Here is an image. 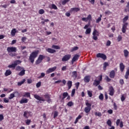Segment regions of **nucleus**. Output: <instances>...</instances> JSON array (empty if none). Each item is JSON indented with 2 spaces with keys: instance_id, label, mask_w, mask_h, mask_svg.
Returning <instances> with one entry per match:
<instances>
[{
  "instance_id": "obj_19",
  "label": "nucleus",
  "mask_w": 129,
  "mask_h": 129,
  "mask_svg": "<svg viewBox=\"0 0 129 129\" xmlns=\"http://www.w3.org/2000/svg\"><path fill=\"white\" fill-rule=\"evenodd\" d=\"M16 93L17 94H19V92L15 91V92H14L13 93L11 94L10 95V96L9 97V99H13V98L15 97V94H16Z\"/></svg>"
},
{
  "instance_id": "obj_38",
  "label": "nucleus",
  "mask_w": 129,
  "mask_h": 129,
  "mask_svg": "<svg viewBox=\"0 0 129 129\" xmlns=\"http://www.w3.org/2000/svg\"><path fill=\"white\" fill-rule=\"evenodd\" d=\"M51 48H52V49H55V50H60V46L58 45H53Z\"/></svg>"
},
{
  "instance_id": "obj_6",
  "label": "nucleus",
  "mask_w": 129,
  "mask_h": 129,
  "mask_svg": "<svg viewBox=\"0 0 129 129\" xmlns=\"http://www.w3.org/2000/svg\"><path fill=\"white\" fill-rule=\"evenodd\" d=\"M7 52L9 53L17 52V48L16 47H8L7 49Z\"/></svg>"
},
{
  "instance_id": "obj_35",
  "label": "nucleus",
  "mask_w": 129,
  "mask_h": 129,
  "mask_svg": "<svg viewBox=\"0 0 129 129\" xmlns=\"http://www.w3.org/2000/svg\"><path fill=\"white\" fill-rule=\"evenodd\" d=\"M124 11L126 13H127V12H128V13H129V2L128 3H127V5L124 9Z\"/></svg>"
},
{
  "instance_id": "obj_28",
  "label": "nucleus",
  "mask_w": 129,
  "mask_h": 129,
  "mask_svg": "<svg viewBox=\"0 0 129 129\" xmlns=\"http://www.w3.org/2000/svg\"><path fill=\"white\" fill-rule=\"evenodd\" d=\"M67 85L69 89H71V87H72V81H68L67 83Z\"/></svg>"
},
{
  "instance_id": "obj_37",
  "label": "nucleus",
  "mask_w": 129,
  "mask_h": 129,
  "mask_svg": "<svg viewBox=\"0 0 129 129\" xmlns=\"http://www.w3.org/2000/svg\"><path fill=\"white\" fill-rule=\"evenodd\" d=\"M129 76V69H128L125 73V79H128Z\"/></svg>"
},
{
  "instance_id": "obj_24",
  "label": "nucleus",
  "mask_w": 129,
  "mask_h": 129,
  "mask_svg": "<svg viewBox=\"0 0 129 129\" xmlns=\"http://www.w3.org/2000/svg\"><path fill=\"white\" fill-rule=\"evenodd\" d=\"M20 103L21 104H23V103H28V99L25 98V99H22L20 101Z\"/></svg>"
},
{
  "instance_id": "obj_45",
  "label": "nucleus",
  "mask_w": 129,
  "mask_h": 129,
  "mask_svg": "<svg viewBox=\"0 0 129 129\" xmlns=\"http://www.w3.org/2000/svg\"><path fill=\"white\" fill-rule=\"evenodd\" d=\"M8 68H13V69H15L16 67L14 63H12L8 66Z\"/></svg>"
},
{
  "instance_id": "obj_41",
  "label": "nucleus",
  "mask_w": 129,
  "mask_h": 129,
  "mask_svg": "<svg viewBox=\"0 0 129 129\" xmlns=\"http://www.w3.org/2000/svg\"><path fill=\"white\" fill-rule=\"evenodd\" d=\"M127 20H128V15L126 16L123 19V24H124L125 23H127L126 22V21H127Z\"/></svg>"
},
{
  "instance_id": "obj_40",
  "label": "nucleus",
  "mask_w": 129,
  "mask_h": 129,
  "mask_svg": "<svg viewBox=\"0 0 129 129\" xmlns=\"http://www.w3.org/2000/svg\"><path fill=\"white\" fill-rule=\"evenodd\" d=\"M104 66H103V70H106V67L107 66H108V62H105L103 64Z\"/></svg>"
},
{
  "instance_id": "obj_9",
  "label": "nucleus",
  "mask_w": 129,
  "mask_h": 129,
  "mask_svg": "<svg viewBox=\"0 0 129 129\" xmlns=\"http://www.w3.org/2000/svg\"><path fill=\"white\" fill-rule=\"evenodd\" d=\"M34 98H35V99H37V100H39V101H45V99H44V98H43V97H40V96H39L37 94H34Z\"/></svg>"
},
{
  "instance_id": "obj_22",
  "label": "nucleus",
  "mask_w": 129,
  "mask_h": 129,
  "mask_svg": "<svg viewBox=\"0 0 129 129\" xmlns=\"http://www.w3.org/2000/svg\"><path fill=\"white\" fill-rule=\"evenodd\" d=\"M114 76H115V72L114 70H112L110 72L109 77L110 78H114Z\"/></svg>"
},
{
  "instance_id": "obj_27",
  "label": "nucleus",
  "mask_w": 129,
  "mask_h": 129,
  "mask_svg": "<svg viewBox=\"0 0 129 129\" xmlns=\"http://www.w3.org/2000/svg\"><path fill=\"white\" fill-rule=\"evenodd\" d=\"M99 84H100V82L99 81H97L96 80L94 81L93 85L94 86H98Z\"/></svg>"
},
{
  "instance_id": "obj_32",
  "label": "nucleus",
  "mask_w": 129,
  "mask_h": 129,
  "mask_svg": "<svg viewBox=\"0 0 129 129\" xmlns=\"http://www.w3.org/2000/svg\"><path fill=\"white\" fill-rule=\"evenodd\" d=\"M79 49V47L78 46H75L74 47H72L71 49V52H74L75 51H77Z\"/></svg>"
},
{
  "instance_id": "obj_4",
  "label": "nucleus",
  "mask_w": 129,
  "mask_h": 129,
  "mask_svg": "<svg viewBox=\"0 0 129 129\" xmlns=\"http://www.w3.org/2000/svg\"><path fill=\"white\" fill-rule=\"evenodd\" d=\"M93 39L95 41L97 40V39H98V37L99 36V32L97 31V30L95 29H94L93 33Z\"/></svg>"
},
{
  "instance_id": "obj_59",
  "label": "nucleus",
  "mask_w": 129,
  "mask_h": 129,
  "mask_svg": "<svg viewBox=\"0 0 129 129\" xmlns=\"http://www.w3.org/2000/svg\"><path fill=\"white\" fill-rule=\"evenodd\" d=\"M75 89H73L72 91V94L71 96H74V95L75 94Z\"/></svg>"
},
{
  "instance_id": "obj_14",
  "label": "nucleus",
  "mask_w": 129,
  "mask_h": 129,
  "mask_svg": "<svg viewBox=\"0 0 129 129\" xmlns=\"http://www.w3.org/2000/svg\"><path fill=\"white\" fill-rule=\"evenodd\" d=\"M91 19L92 17H91V15H89L87 18H82V20L84 22H87V21H91Z\"/></svg>"
},
{
  "instance_id": "obj_21",
  "label": "nucleus",
  "mask_w": 129,
  "mask_h": 129,
  "mask_svg": "<svg viewBox=\"0 0 129 129\" xmlns=\"http://www.w3.org/2000/svg\"><path fill=\"white\" fill-rule=\"evenodd\" d=\"M90 76H87L84 77V81L86 83H88L90 81Z\"/></svg>"
},
{
  "instance_id": "obj_7",
  "label": "nucleus",
  "mask_w": 129,
  "mask_h": 129,
  "mask_svg": "<svg viewBox=\"0 0 129 129\" xmlns=\"http://www.w3.org/2000/svg\"><path fill=\"white\" fill-rule=\"evenodd\" d=\"M70 58H71V54H67L63 56L61 59V61L62 62H66V61H68L70 60Z\"/></svg>"
},
{
  "instance_id": "obj_1",
  "label": "nucleus",
  "mask_w": 129,
  "mask_h": 129,
  "mask_svg": "<svg viewBox=\"0 0 129 129\" xmlns=\"http://www.w3.org/2000/svg\"><path fill=\"white\" fill-rule=\"evenodd\" d=\"M39 52V50H35L30 54L29 60L31 63H34V62H35V58L38 57Z\"/></svg>"
},
{
  "instance_id": "obj_2",
  "label": "nucleus",
  "mask_w": 129,
  "mask_h": 129,
  "mask_svg": "<svg viewBox=\"0 0 129 129\" xmlns=\"http://www.w3.org/2000/svg\"><path fill=\"white\" fill-rule=\"evenodd\" d=\"M85 104L87 107L85 108L84 110L86 113H88L90 112V110H91V104L88 102V101H86Z\"/></svg>"
},
{
  "instance_id": "obj_30",
  "label": "nucleus",
  "mask_w": 129,
  "mask_h": 129,
  "mask_svg": "<svg viewBox=\"0 0 129 129\" xmlns=\"http://www.w3.org/2000/svg\"><path fill=\"white\" fill-rule=\"evenodd\" d=\"M16 33H17V29H16V28H14L13 29H12V30L11 31V35L12 36H16Z\"/></svg>"
},
{
  "instance_id": "obj_47",
  "label": "nucleus",
  "mask_w": 129,
  "mask_h": 129,
  "mask_svg": "<svg viewBox=\"0 0 129 129\" xmlns=\"http://www.w3.org/2000/svg\"><path fill=\"white\" fill-rule=\"evenodd\" d=\"M70 2V0H63L62 2V5L63 6H65V5L66 4H67V3Z\"/></svg>"
},
{
  "instance_id": "obj_3",
  "label": "nucleus",
  "mask_w": 129,
  "mask_h": 129,
  "mask_svg": "<svg viewBox=\"0 0 129 129\" xmlns=\"http://www.w3.org/2000/svg\"><path fill=\"white\" fill-rule=\"evenodd\" d=\"M44 58H46L45 55L42 54L39 55L37 59L35 61V64L36 65H39L40 63H42V61L44 60Z\"/></svg>"
},
{
  "instance_id": "obj_5",
  "label": "nucleus",
  "mask_w": 129,
  "mask_h": 129,
  "mask_svg": "<svg viewBox=\"0 0 129 129\" xmlns=\"http://www.w3.org/2000/svg\"><path fill=\"white\" fill-rule=\"evenodd\" d=\"M44 98H46L47 100H46L48 103H50V102H52V99H51V95L46 93L45 95H44Z\"/></svg>"
},
{
  "instance_id": "obj_56",
  "label": "nucleus",
  "mask_w": 129,
  "mask_h": 129,
  "mask_svg": "<svg viewBox=\"0 0 129 129\" xmlns=\"http://www.w3.org/2000/svg\"><path fill=\"white\" fill-rule=\"evenodd\" d=\"M111 44V42L110 40H108L106 42V46L107 47H109V46H110V44Z\"/></svg>"
},
{
  "instance_id": "obj_11",
  "label": "nucleus",
  "mask_w": 129,
  "mask_h": 129,
  "mask_svg": "<svg viewBox=\"0 0 129 129\" xmlns=\"http://www.w3.org/2000/svg\"><path fill=\"white\" fill-rule=\"evenodd\" d=\"M56 69L57 67H54L53 68H49L46 71V73L47 74H49V73H52V72H54Z\"/></svg>"
},
{
  "instance_id": "obj_49",
  "label": "nucleus",
  "mask_w": 129,
  "mask_h": 129,
  "mask_svg": "<svg viewBox=\"0 0 129 129\" xmlns=\"http://www.w3.org/2000/svg\"><path fill=\"white\" fill-rule=\"evenodd\" d=\"M90 26V22H89L87 25H86L84 27V29L85 30H86V29H88V27Z\"/></svg>"
},
{
  "instance_id": "obj_50",
  "label": "nucleus",
  "mask_w": 129,
  "mask_h": 129,
  "mask_svg": "<svg viewBox=\"0 0 129 129\" xmlns=\"http://www.w3.org/2000/svg\"><path fill=\"white\" fill-rule=\"evenodd\" d=\"M25 123L27 125H30V123H31V119H27L25 120Z\"/></svg>"
},
{
  "instance_id": "obj_39",
  "label": "nucleus",
  "mask_w": 129,
  "mask_h": 129,
  "mask_svg": "<svg viewBox=\"0 0 129 129\" xmlns=\"http://www.w3.org/2000/svg\"><path fill=\"white\" fill-rule=\"evenodd\" d=\"M72 77H75V78H77V72L74 71L72 72Z\"/></svg>"
},
{
  "instance_id": "obj_51",
  "label": "nucleus",
  "mask_w": 129,
  "mask_h": 129,
  "mask_svg": "<svg viewBox=\"0 0 129 129\" xmlns=\"http://www.w3.org/2000/svg\"><path fill=\"white\" fill-rule=\"evenodd\" d=\"M43 77H45V73H42L39 77H38V79H41V78H43Z\"/></svg>"
},
{
  "instance_id": "obj_58",
  "label": "nucleus",
  "mask_w": 129,
  "mask_h": 129,
  "mask_svg": "<svg viewBox=\"0 0 129 129\" xmlns=\"http://www.w3.org/2000/svg\"><path fill=\"white\" fill-rule=\"evenodd\" d=\"M27 114H28V112L25 111L24 113L23 116L24 117H25V118H28L29 117H28Z\"/></svg>"
},
{
  "instance_id": "obj_29",
  "label": "nucleus",
  "mask_w": 129,
  "mask_h": 129,
  "mask_svg": "<svg viewBox=\"0 0 129 129\" xmlns=\"http://www.w3.org/2000/svg\"><path fill=\"white\" fill-rule=\"evenodd\" d=\"M25 71L26 70H25L24 69L22 70L19 74L18 75L19 76H24V75H25Z\"/></svg>"
},
{
  "instance_id": "obj_25",
  "label": "nucleus",
  "mask_w": 129,
  "mask_h": 129,
  "mask_svg": "<svg viewBox=\"0 0 129 129\" xmlns=\"http://www.w3.org/2000/svg\"><path fill=\"white\" fill-rule=\"evenodd\" d=\"M22 63V61L20 60H16L14 61L13 64H14V66H15V67L17 66V65H19V64H21Z\"/></svg>"
},
{
  "instance_id": "obj_17",
  "label": "nucleus",
  "mask_w": 129,
  "mask_h": 129,
  "mask_svg": "<svg viewBox=\"0 0 129 129\" xmlns=\"http://www.w3.org/2000/svg\"><path fill=\"white\" fill-rule=\"evenodd\" d=\"M125 68V66H124V64H123V63L122 62L120 63L119 64L120 71H121V72L124 71Z\"/></svg>"
},
{
  "instance_id": "obj_34",
  "label": "nucleus",
  "mask_w": 129,
  "mask_h": 129,
  "mask_svg": "<svg viewBox=\"0 0 129 129\" xmlns=\"http://www.w3.org/2000/svg\"><path fill=\"white\" fill-rule=\"evenodd\" d=\"M26 82V79H24L22 81L19 82L18 83V86H21L22 84H24L25 82Z\"/></svg>"
},
{
  "instance_id": "obj_52",
  "label": "nucleus",
  "mask_w": 129,
  "mask_h": 129,
  "mask_svg": "<svg viewBox=\"0 0 129 129\" xmlns=\"http://www.w3.org/2000/svg\"><path fill=\"white\" fill-rule=\"evenodd\" d=\"M39 14H40V15H43V14H45V11L43 9H40L39 11Z\"/></svg>"
},
{
  "instance_id": "obj_23",
  "label": "nucleus",
  "mask_w": 129,
  "mask_h": 129,
  "mask_svg": "<svg viewBox=\"0 0 129 129\" xmlns=\"http://www.w3.org/2000/svg\"><path fill=\"white\" fill-rule=\"evenodd\" d=\"M11 74H12V71H11V70H6V71L5 73V75L6 77L10 76V75H11Z\"/></svg>"
},
{
  "instance_id": "obj_62",
  "label": "nucleus",
  "mask_w": 129,
  "mask_h": 129,
  "mask_svg": "<svg viewBox=\"0 0 129 129\" xmlns=\"http://www.w3.org/2000/svg\"><path fill=\"white\" fill-rule=\"evenodd\" d=\"M75 85L77 89H78V88H79V85H80V83L79 82L76 83L75 84Z\"/></svg>"
},
{
  "instance_id": "obj_33",
  "label": "nucleus",
  "mask_w": 129,
  "mask_h": 129,
  "mask_svg": "<svg viewBox=\"0 0 129 129\" xmlns=\"http://www.w3.org/2000/svg\"><path fill=\"white\" fill-rule=\"evenodd\" d=\"M90 33H91V28H89L87 29L86 30V32H85L86 35H89V34H90Z\"/></svg>"
},
{
  "instance_id": "obj_57",
  "label": "nucleus",
  "mask_w": 129,
  "mask_h": 129,
  "mask_svg": "<svg viewBox=\"0 0 129 129\" xmlns=\"http://www.w3.org/2000/svg\"><path fill=\"white\" fill-rule=\"evenodd\" d=\"M99 99H100V100H103V98H104L103 94H100V95L99 96Z\"/></svg>"
},
{
  "instance_id": "obj_42",
  "label": "nucleus",
  "mask_w": 129,
  "mask_h": 129,
  "mask_svg": "<svg viewBox=\"0 0 129 129\" xmlns=\"http://www.w3.org/2000/svg\"><path fill=\"white\" fill-rule=\"evenodd\" d=\"M68 106H70V107H71V106H73L74 105V103L72 101H70L67 104Z\"/></svg>"
},
{
  "instance_id": "obj_26",
  "label": "nucleus",
  "mask_w": 129,
  "mask_h": 129,
  "mask_svg": "<svg viewBox=\"0 0 129 129\" xmlns=\"http://www.w3.org/2000/svg\"><path fill=\"white\" fill-rule=\"evenodd\" d=\"M123 53H124V56L125 58H127V57H128V51L127 50V49H124L123 50Z\"/></svg>"
},
{
  "instance_id": "obj_63",
  "label": "nucleus",
  "mask_w": 129,
  "mask_h": 129,
  "mask_svg": "<svg viewBox=\"0 0 129 129\" xmlns=\"http://www.w3.org/2000/svg\"><path fill=\"white\" fill-rule=\"evenodd\" d=\"M113 107L115 110H116V109H117V106L116 105V104L115 102H114L113 103Z\"/></svg>"
},
{
  "instance_id": "obj_15",
  "label": "nucleus",
  "mask_w": 129,
  "mask_h": 129,
  "mask_svg": "<svg viewBox=\"0 0 129 129\" xmlns=\"http://www.w3.org/2000/svg\"><path fill=\"white\" fill-rule=\"evenodd\" d=\"M80 11V8H71L70 10V12L71 13H77L78 12H79Z\"/></svg>"
},
{
  "instance_id": "obj_64",
  "label": "nucleus",
  "mask_w": 129,
  "mask_h": 129,
  "mask_svg": "<svg viewBox=\"0 0 129 129\" xmlns=\"http://www.w3.org/2000/svg\"><path fill=\"white\" fill-rule=\"evenodd\" d=\"M40 86H41V82H38L36 84V87H37V88H39V87H40Z\"/></svg>"
},
{
  "instance_id": "obj_16",
  "label": "nucleus",
  "mask_w": 129,
  "mask_h": 129,
  "mask_svg": "<svg viewBox=\"0 0 129 129\" xmlns=\"http://www.w3.org/2000/svg\"><path fill=\"white\" fill-rule=\"evenodd\" d=\"M46 51L50 54H54V53H56V50L50 48L46 49Z\"/></svg>"
},
{
  "instance_id": "obj_10",
  "label": "nucleus",
  "mask_w": 129,
  "mask_h": 129,
  "mask_svg": "<svg viewBox=\"0 0 129 129\" xmlns=\"http://www.w3.org/2000/svg\"><path fill=\"white\" fill-rule=\"evenodd\" d=\"M128 25V23H125L122 25V32L124 33L126 32V28H127V26Z\"/></svg>"
},
{
  "instance_id": "obj_43",
  "label": "nucleus",
  "mask_w": 129,
  "mask_h": 129,
  "mask_svg": "<svg viewBox=\"0 0 129 129\" xmlns=\"http://www.w3.org/2000/svg\"><path fill=\"white\" fill-rule=\"evenodd\" d=\"M13 89H7V88H4V91L7 92L8 91V92H12V91H13Z\"/></svg>"
},
{
  "instance_id": "obj_60",
  "label": "nucleus",
  "mask_w": 129,
  "mask_h": 129,
  "mask_svg": "<svg viewBox=\"0 0 129 129\" xmlns=\"http://www.w3.org/2000/svg\"><path fill=\"white\" fill-rule=\"evenodd\" d=\"M124 100H125V97H124V95H122L121 97V101L123 102Z\"/></svg>"
},
{
  "instance_id": "obj_13",
  "label": "nucleus",
  "mask_w": 129,
  "mask_h": 129,
  "mask_svg": "<svg viewBox=\"0 0 129 129\" xmlns=\"http://www.w3.org/2000/svg\"><path fill=\"white\" fill-rule=\"evenodd\" d=\"M78 59H79V55L75 54L72 59V64H73V63H74V62L77 61V60H78Z\"/></svg>"
},
{
  "instance_id": "obj_46",
  "label": "nucleus",
  "mask_w": 129,
  "mask_h": 129,
  "mask_svg": "<svg viewBox=\"0 0 129 129\" xmlns=\"http://www.w3.org/2000/svg\"><path fill=\"white\" fill-rule=\"evenodd\" d=\"M9 55L11 56V57H16V56H17V53H15V52H10L9 53Z\"/></svg>"
},
{
  "instance_id": "obj_12",
  "label": "nucleus",
  "mask_w": 129,
  "mask_h": 129,
  "mask_svg": "<svg viewBox=\"0 0 129 129\" xmlns=\"http://www.w3.org/2000/svg\"><path fill=\"white\" fill-rule=\"evenodd\" d=\"M109 95L111 96H113V95L114 94V89H113V87L110 86L109 88Z\"/></svg>"
},
{
  "instance_id": "obj_55",
  "label": "nucleus",
  "mask_w": 129,
  "mask_h": 129,
  "mask_svg": "<svg viewBox=\"0 0 129 129\" xmlns=\"http://www.w3.org/2000/svg\"><path fill=\"white\" fill-rule=\"evenodd\" d=\"M95 115L97 116H101V113L100 112H96L95 113Z\"/></svg>"
},
{
  "instance_id": "obj_31",
  "label": "nucleus",
  "mask_w": 129,
  "mask_h": 129,
  "mask_svg": "<svg viewBox=\"0 0 129 129\" xmlns=\"http://www.w3.org/2000/svg\"><path fill=\"white\" fill-rule=\"evenodd\" d=\"M24 68L20 66H18L16 68V71H22V70H23Z\"/></svg>"
},
{
  "instance_id": "obj_54",
  "label": "nucleus",
  "mask_w": 129,
  "mask_h": 129,
  "mask_svg": "<svg viewBox=\"0 0 129 129\" xmlns=\"http://www.w3.org/2000/svg\"><path fill=\"white\" fill-rule=\"evenodd\" d=\"M111 120L108 119L107 121V124H108L109 126H111Z\"/></svg>"
},
{
  "instance_id": "obj_61",
  "label": "nucleus",
  "mask_w": 129,
  "mask_h": 129,
  "mask_svg": "<svg viewBox=\"0 0 129 129\" xmlns=\"http://www.w3.org/2000/svg\"><path fill=\"white\" fill-rule=\"evenodd\" d=\"M119 83L121 85H123L124 84V81H123V80L120 79L119 80Z\"/></svg>"
},
{
  "instance_id": "obj_18",
  "label": "nucleus",
  "mask_w": 129,
  "mask_h": 129,
  "mask_svg": "<svg viewBox=\"0 0 129 129\" xmlns=\"http://www.w3.org/2000/svg\"><path fill=\"white\" fill-rule=\"evenodd\" d=\"M62 97L61 96V95L59 96V98L61 100H64V99L66 97H67L68 96V93L67 92H64L62 93Z\"/></svg>"
},
{
  "instance_id": "obj_20",
  "label": "nucleus",
  "mask_w": 129,
  "mask_h": 129,
  "mask_svg": "<svg viewBox=\"0 0 129 129\" xmlns=\"http://www.w3.org/2000/svg\"><path fill=\"white\" fill-rule=\"evenodd\" d=\"M48 7L50 10H58V8L55 4L49 5Z\"/></svg>"
},
{
  "instance_id": "obj_48",
  "label": "nucleus",
  "mask_w": 129,
  "mask_h": 129,
  "mask_svg": "<svg viewBox=\"0 0 129 129\" xmlns=\"http://www.w3.org/2000/svg\"><path fill=\"white\" fill-rule=\"evenodd\" d=\"M117 40V42H120L121 40H122V36L121 35H118Z\"/></svg>"
},
{
  "instance_id": "obj_36",
  "label": "nucleus",
  "mask_w": 129,
  "mask_h": 129,
  "mask_svg": "<svg viewBox=\"0 0 129 129\" xmlns=\"http://www.w3.org/2000/svg\"><path fill=\"white\" fill-rule=\"evenodd\" d=\"M23 96L24 97H31V93L29 92H25Z\"/></svg>"
},
{
  "instance_id": "obj_53",
  "label": "nucleus",
  "mask_w": 129,
  "mask_h": 129,
  "mask_svg": "<svg viewBox=\"0 0 129 129\" xmlns=\"http://www.w3.org/2000/svg\"><path fill=\"white\" fill-rule=\"evenodd\" d=\"M58 111H54L53 118H56V117H57V116H58Z\"/></svg>"
},
{
  "instance_id": "obj_8",
  "label": "nucleus",
  "mask_w": 129,
  "mask_h": 129,
  "mask_svg": "<svg viewBox=\"0 0 129 129\" xmlns=\"http://www.w3.org/2000/svg\"><path fill=\"white\" fill-rule=\"evenodd\" d=\"M97 58H101L103 60H106V55L103 53H98L96 54Z\"/></svg>"
},
{
  "instance_id": "obj_44",
  "label": "nucleus",
  "mask_w": 129,
  "mask_h": 129,
  "mask_svg": "<svg viewBox=\"0 0 129 129\" xmlns=\"http://www.w3.org/2000/svg\"><path fill=\"white\" fill-rule=\"evenodd\" d=\"M88 95L89 97H92V91L88 90L87 91Z\"/></svg>"
}]
</instances>
